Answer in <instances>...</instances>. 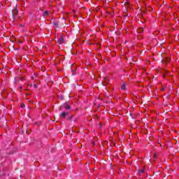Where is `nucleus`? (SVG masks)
Here are the masks:
<instances>
[{
    "label": "nucleus",
    "instance_id": "obj_19",
    "mask_svg": "<svg viewBox=\"0 0 179 179\" xmlns=\"http://www.w3.org/2000/svg\"><path fill=\"white\" fill-rule=\"evenodd\" d=\"M22 43H23L22 41H20V44H22Z\"/></svg>",
    "mask_w": 179,
    "mask_h": 179
},
{
    "label": "nucleus",
    "instance_id": "obj_9",
    "mask_svg": "<svg viewBox=\"0 0 179 179\" xmlns=\"http://www.w3.org/2000/svg\"><path fill=\"white\" fill-rule=\"evenodd\" d=\"M122 90H125V89H127V86L125 85V84H123L122 85Z\"/></svg>",
    "mask_w": 179,
    "mask_h": 179
},
{
    "label": "nucleus",
    "instance_id": "obj_16",
    "mask_svg": "<svg viewBox=\"0 0 179 179\" xmlns=\"http://www.w3.org/2000/svg\"><path fill=\"white\" fill-rule=\"evenodd\" d=\"M92 145H93V146H94L96 145V143L94 141H93Z\"/></svg>",
    "mask_w": 179,
    "mask_h": 179
},
{
    "label": "nucleus",
    "instance_id": "obj_6",
    "mask_svg": "<svg viewBox=\"0 0 179 179\" xmlns=\"http://www.w3.org/2000/svg\"><path fill=\"white\" fill-rule=\"evenodd\" d=\"M143 173H145V168H143V169L138 170V173L139 174H142Z\"/></svg>",
    "mask_w": 179,
    "mask_h": 179
},
{
    "label": "nucleus",
    "instance_id": "obj_8",
    "mask_svg": "<svg viewBox=\"0 0 179 179\" xmlns=\"http://www.w3.org/2000/svg\"><path fill=\"white\" fill-rule=\"evenodd\" d=\"M144 30L143 28H140L138 29V33H143Z\"/></svg>",
    "mask_w": 179,
    "mask_h": 179
},
{
    "label": "nucleus",
    "instance_id": "obj_4",
    "mask_svg": "<svg viewBox=\"0 0 179 179\" xmlns=\"http://www.w3.org/2000/svg\"><path fill=\"white\" fill-rule=\"evenodd\" d=\"M103 86H107V85L108 84V79L105 78V82L102 83Z\"/></svg>",
    "mask_w": 179,
    "mask_h": 179
},
{
    "label": "nucleus",
    "instance_id": "obj_11",
    "mask_svg": "<svg viewBox=\"0 0 179 179\" xmlns=\"http://www.w3.org/2000/svg\"><path fill=\"white\" fill-rule=\"evenodd\" d=\"M25 107H26V105H24V103L21 104V108H24Z\"/></svg>",
    "mask_w": 179,
    "mask_h": 179
},
{
    "label": "nucleus",
    "instance_id": "obj_13",
    "mask_svg": "<svg viewBox=\"0 0 179 179\" xmlns=\"http://www.w3.org/2000/svg\"><path fill=\"white\" fill-rule=\"evenodd\" d=\"M155 159L157 158V154H154Z\"/></svg>",
    "mask_w": 179,
    "mask_h": 179
},
{
    "label": "nucleus",
    "instance_id": "obj_1",
    "mask_svg": "<svg viewBox=\"0 0 179 179\" xmlns=\"http://www.w3.org/2000/svg\"><path fill=\"white\" fill-rule=\"evenodd\" d=\"M11 13H12L13 17H15V15H17L18 11H17V8H16V6L13 10H12Z\"/></svg>",
    "mask_w": 179,
    "mask_h": 179
},
{
    "label": "nucleus",
    "instance_id": "obj_2",
    "mask_svg": "<svg viewBox=\"0 0 179 179\" xmlns=\"http://www.w3.org/2000/svg\"><path fill=\"white\" fill-rule=\"evenodd\" d=\"M64 36H61L60 38L58 39L57 43L59 44H64Z\"/></svg>",
    "mask_w": 179,
    "mask_h": 179
},
{
    "label": "nucleus",
    "instance_id": "obj_18",
    "mask_svg": "<svg viewBox=\"0 0 179 179\" xmlns=\"http://www.w3.org/2000/svg\"><path fill=\"white\" fill-rule=\"evenodd\" d=\"M99 127H100V128H102V125H101V124H99Z\"/></svg>",
    "mask_w": 179,
    "mask_h": 179
},
{
    "label": "nucleus",
    "instance_id": "obj_17",
    "mask_svg": "<svg viewBox=\"0 0 179 179\" xmlns=\"http://www.w3.org/2000/svg\"><path fill=\"white\" fill-rule=\"evenodd\" d=\"M161 90H162V92H164V87H162V88L161 89Z\"/></svg>",
    "mask_w": 179,
    "mask_h": 179
},
{
    "label": "nucleus",
    "instance_id": "obj_10",
    "mask_svg": "<svg viewBox=\"0 0 179 179\" xmlns=\"http://www.w3.org/2000/svg\"><path fill=\"white\" fill-rule=\"evenodd\" d=\"M165 59H166V62H170V58L166 57Z\"/></svg>",
    "mask_w": 179,
    "mask_h": 179
},
{
    "label": "nucleus",
    "instance_id": "obj_14",
    "mask_svg": "<svg viewBox=\"0 0 179 179\" xmlns=\"http://www.w3.org/2000/svg\"><path fill=\"white\" fill-rule=\"evenodd\" d=\"M34 87L35 89H37L38 86H37L36 84H34Z\"/></svg>",
    "mask_w": 179,
    "mask_h": 179
},
{
    "label": "nucleus",
    "instance_id": "obj_21",
    "mask_svg": "<svg viewBox=\"0 0 179 179\" xmlns=\"http://www.w3.org/2000/svg\"><path fill=\"white\" fill-rule=\"evenodd\" d=\"M0 47H1V43H0Z\"/></svg>",
    "mask_w": 179,
    "mask_h": 179
},
{
    "label": "nucleus",
    "instance_id": "obj_15",
    "mask_svg": "<svg viewBox=\"0 0 179 179\" xmlns=\"http://www.w3.org/2000/svg\"><path fill=\"white\" fill-rule=\"evenodd\" d=\"M72 118H73V116H70V117H69V120H72Z\"/></svg>",
    "mask_w": 179,
    "mask_h": 179
},
{
    "label": "nucleus",
    "instance_id": "obj_5",
    "mask_svg": "<svg viewBox=\"0 0 179 179\" xmlns=\"http://www.w3.org/2000/svg\"><path fill=\"white\" fill-rule=\"evenodd\" d=\"M64 107L66 108V110H71V106L68 104H64Z\"/></svg>",
    "mask_w": 179,
    "mask_h": 179
},
{
    "label": "nucleus",
    "instance_id": "obj_3",
    "mask_svg": "<svg viewBox=\"0 0 179 179\" xmlns=\"http://www.w3.org/2000/svg\"><path fill=\"white\" fill-rule=\"evenodd\" d=\"M66 115H68V112L67 113H65V112H63L60 114V117L62 118H65V117H66Z\"/></svg>",
    "mask_w": 179,
    "mask_h": 179
},
{
    "label": "nucleus",
    "instance_id": "obj_7",
    "mask_svg": "<svg viewBox=\"0 0 179 179\" xmlns=\"http://www.w3.org/2000/svg\"><path fill=\"white\" fill-rule=\"evenodd\" d=\"M50 15V13L48 12V10H45L43 13V17H45V16H48Z\"/></svg>",
    "mask_w": 179,
    "mask_h": 179
},
{
    "label": "nucleus",
    "instance_id": "obj_20",
    "mask_svg": "<svg viewBox=\"0 0 179 179\" xmlns=\"http://www.w3.org/2000/svg\"><path fill=\"white\" fill-rule=\"evenodd\" d=\"M130 115H132V113H130Z\"/></svg>",
    "mask_w": 179,
    "mask_h": 179
},
{
    "label": "nucleus",
    "instance_id": "obj_12",
    "mask_svg": "<svg viewBox=\"0 0 179 179\" xmlns=\"http://www.w3.org/2000/svg\"><path fill=\"white\" fill-rule=\"evenodd\" d=\"M54 26H55L56 27H58V23L57 22H53Z\"/></svg>",
    "mask_w": 179,
    "mask_h": 179
}]
</instances>
